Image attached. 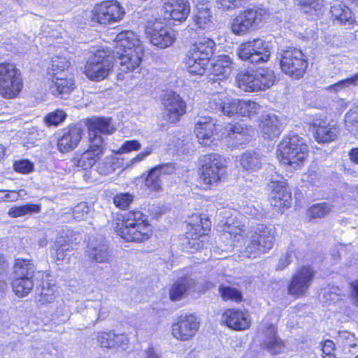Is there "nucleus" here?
I'll return each mask as SVG.
<instances>
[{"mask_svg":"<svg viewBox=\"0 0 358 358\" xmlns=\"http://www.w3.org/2000/svg\"><path fill=\"white\" fill-rule=\"evenodd\" d=\"M308 145L305 139L297 134L287 136L280 143L277 156L280 163L296 169L308 157Z\"/></svg>","mask_w":358,"mask_h":358,"instance_id":"1","label":"nucleus"},{"mask_svg":"<svg viewBox=\"0 0 358 358\" xmlns=\"http://www.w3.org/2000/svg\"><path fill=\"white\" fill-rule=\"evenodd\" d=\"M13 269V290L18 296H26L34 288L36 266L32 259L19 258L16 259Z\"/></svg>","mask_w":358,"mask_h":358,"instance_id":"2","label":"nucleus"},{"mask_svg":"<svg viewBox=\"0 0 358 358\" xmlns=\"http://www.w3.org/2000/svg\"><path fill=\"white\" fill-rule=\"evenodd\" d=\"M282 71L294 79L302 78L308 67L307 58L303 52L294 47H287L278 53Z\"/></svg>","mask_w":358,"mask_h":358,"instance_id":"3","label":"nucleus"},{"mask_svg":"<svg viewBox=\"0 0 358 358\" xmlns=\"http://www.w3.org/2000/svg\"><path fill=\"white\" fill-rule=\"evenodd\" d=\"M23 88L20 69L13 63H0V95L5 99L17 97Z\"/></svg>","mask_w":358,"mask_h":358,"instance_id":"4","label":"nucleus"},{"mask_svg":"<svg viewBox=\"0 0 358 358\" xmlns=\"http://www.w3.org/2000/svg\"><path fill=\"white\" fill-rule=\"evenodd\" d=\"M267 11L261 7L248 8L239 13L231 22V31L237 36H243L260 27L267 17Z\"/></svg>","mask_w":358,"mask_h":358,"instance_id":"5","label":"nucleus"},{"mask_svg":"<svg viewBox=\"0 0 358 358\" xmlns=\"http://www.w3.org/2000/svg\"><path fill=\"white\" fill-rule=\"evenodd\" d=\"M275 229L271 227L259 224L253 231L250 242L247 245L245 253L249 258H255L262 253L267 252L274 244Z\"/></svg>","mask_w":358,"mask_h":358,"instance_id":"6","label":"nucleus"},{"mask_svg":"<svg viewBox=\"0 0 358 358\" xmlns=\"http://www.w3.org/2000/svg\"><path fill=\"white\" fill-rule=\"evenodd\" d=\"M236 54L242 61L257 64L270 59L271 48L268 42L257 38L241 43Z\"/></svg>","mask_w":358,"mask_h":358,"instance_id":"7","label":"nucleus"},{"mask_svg":"<svg viewBox=\"0 0 358 358\" xmlns=\"http://www.w3.org/2000/svg\"><path fill=\"white\" fill-rule=\"evenodd\" d=\"M111 67L110 52L104 49L98 50L87 62L84 73L91 80L100 81L108 76Z\"/></svg>","mask_w":358,"mask_h":358,"instance_id":"8","label":"nucleus"},{"mask_svg":"<svg viewBox=\"0 0 358 358\" xmlns=\"http://www.w3.org/2000/svg\"><path fill=\"white\" fill-rule=\"evenodd\" d=\"M145 32L151 43L159 48L171 46L176 39L175 31L159 19L148 20Z\"/></svg>","mask_w":358,"mask_h":358,"instance_id":"9","label":"nucleus"},{"mask_svg":"<svg viewBox=\"0 0 358 358\" xmlns=\"http://www.w3.org/2000/svg\"><path fill=\"white\" fill-rule=\"evenodd\" d=\"M202 161L201 178L205 184H216L226 174L227 166L220 155L215 153L206 155Z\"/></svg>","mask_w":358,"mask_h":358,"instance_id":"10","label":"nucleus"},{"mask_svg":"<svg viewBox=\"0 0 358 358\" xmlns=\"http://www.w3.org/2000/svg\"><path fill=\"white\" fill-rule=\"evenodd\" d=\"M125 14L124 8L117 1H106L96 5L94 19L99 23L108 24L119 22Z\"/></svg>","mask_w":358,"mask_h":358,"instance_id":"11","label":"nucleus"},{"mask_svg":"<svg viewBox=\"0 0 358 358\" xmlns=\"http://www.w3.org/2000/svg\"><path fill=\"white\" fill-rule=\"evenodd\" d=\"M315 275V272L310 266H301L291 279L288 286L289 294L295 297L304 295L312 285Z\"/></svg>","mask_w":358,"mask_h":358,"instance_id":"12","label":"nucleus"},{"mask_svg":"<svg viewBox=\"0 0 358 358\" xmlns=\"http://www.w3.org/2000/svg\"><path fill=\"white\" fill-rule=\"evenodd\" d=\"M89 142L94 145H103V135L112 134L115 128L110 123V119L92 117L87 122Z\"/></svg>","mask_w":358,"mask_h":358,"instance_id":"13","label":"nucleus"},{"mask_svg":"<svg viewBox=\"0 0 358 358\" xmlns=\"http://www.w3.org/2000/svg\"><path fill=\"white\" fill-rule=\"evenodd\" d=\"M199 328V322L194 315H182L178 322L172 326V334L174 338L182 341L191 340Z\"/></svg>","mask_w":358,"mask_h":358,"instance_id":"14","label":"nucleus"},{"mask_svg":"<svg viewBox=\"0 0 358 358\" xmlns=\"http://www.w3.org/2000/svg\"><path fill=\"white\" fill-rule=\"evenodd\" d=\"M194 133L199 143L205 147L215 144L217 134L216 122L210 117H200L194 127Z\"/></svg>","mask_w":358,"mask_h":358,"instance_id":"15","label":"nucleus"},{"mask_svg":"<svg viewBox=\"0 0 358 358\" xmlns=\"http://www.w3.org/2000/svg\"><path fill=\"white\" fill-rule=\"evenodd\" d=\"M240 99L229 96L226 92L213 94L209 100L208 107L215 112H222L224 115L231 117L239 113Z\"/></svg>","mask_w":358,"mask_h":358,"instance_id":"16","label":"nucleus"},{"mask_svg":"<svg viewBox=\"0 0 358 358\" xmlns=\"http://www.w3.org/2000/svg\"><path fill=\"white\" fill-rule=\"evenodd\" d=\"M164 115L168 122L175 123L185 113L186 105L181 97L173 92H167L163 98Z\"/></svg>","mask_w":358,"mask_h":358,"instance_id":"17","label":"nucleus"},{"mask_svg":"<svg viewBox=\"0 0 358 358\" xmlns=\"http://www.w3.org/2000/svg\"><path fill=\"white\" fill-rule=\"evenodd\" d=\"M272 193L271 205L282 213L292 204V194L288 187L284 182H271Z\"/></svg>","mask_w":358,"mask_h":358,"instance_id":"18","label":"nucleus"},{"mask_svg":"<svg viewBox=\"0 0 358 358\" xmlns=\"http://www.w3.org/2000/svg\"><path fill=\"white\" fill-rule=\"evenodd\" d=\"M163 9L164 19L179 22L186 20L190 13V6L187 0H164Z\"/></svg>","mask_w":358,"mask_h":358,"instance_id":"19","label":"nucleus"},{"mask_svg":"<svg viewBox=\"0 0 358 358\" xmlns=\"http://www.w3.org/2000/svg\"><path fill=\"white\" fill-rule=\"evenodd\" d=\"M117 55L116 63L119 64L120 69L123 72L133 71L137 69L142 60L143 55V47H137L134 49H127L124 52H120Z\"/></svg>","mask_w":358,"mask_h":358,"instance_id":"20","label":"nucleus"},{"mask_svg":"<svg viewBox=\"0 0 358 358\" xmlns=\"http://www.w3.org/2000/svg\"><path fill=\"white\" fill-rule=\"evenodd\" d=\"M104 145H94L90 143L89 148L72 159L74 166L83 170L91 169L103 154Z\"/></svg>","mask_w":358,"mask_h":358,"instance_id":"21","label":"nucleus"},{"mask_svg":"<svg viewBox=\"0 0 358 358\" xmlns=\"http://www.w3.org/2000/svg\"><path fill=\"white\" fill-rule=\"evenodd\" d=\"M86 253L90 261L99 264L108 262L110 257L108 245L103 238L91 240Z\"/></svg>","mask_w":358,"mask_h":358,"instance_id":"22","label":"nucleus"},{"mask_svg":"<svg viewBox=\"0 0 358 358\" xmlns=\"http://www.w3.org/2000/svg\"><path fill=\"white\" fill-rule=\"evenodd\" d=\"M174 169L171 164H163L151 169L145 179V185L150 189L160 191L163 177L173 173Z\"/></svg>","mask_w":358,"mask_h":358,"instance_id":"23","label":"nucleus"},{"mask_svg":"<svg viewBox=\"0 0 358 358\" xmlns=\"http://www.w3.org/2000/svg\"><path fill=\"white\" fill-rule=\"evenodd\" d=\"M223 322L230 329L242 331L250 327L251 320L248 313L228 309L222 314Z\"/></svg>","mask_w":358,"mask_h":358,"instance_id":"24","label":"nucleus"},{"mask_svg":"<svg viewBox=\"0 0 358 358\" xmlns=\"http://www.w3.org/2000/svg\"><path fill=\"white\" fill-rule=\"evenodd\" d=\"M116 233L127 241L143 242L150 238L152 234L149 223L134 226L129 228L115 227Z\"/></svg>","mask_w":358,"mask_h":358,"instance_id":"25","label":"nucleus"},{"mask_svg":"<svg viewBox=\"0 0 358 358\" xmlns=\"http://www.w3.org/2000/svg\"><path fill=\"white\" fill-rule=\"evenodd\" d=\"M83 130L78 126H71L64 130L63 135L59 138L57 148L62 153L74 150L82 138Z\"/></svg>","mask_w":358,"mask_h":358,"instance_id":"26","label":"nucleus"},{"mask_svg":"<svg viewBox=\"0 0 358 358\" xmlns=\"http://www.w3.org/2000/svg\"><path fill=\"white\" fill-rule=\"evenodd\" d=\"M283 127L282 119L275 114L263 115L261 117L259 128L265 138H273L279 136Z\"/></svg>","mask_w":358,"mask_h":358,"instance_id":"27","label":"nucleus"},{"mask_svg":"<svg viewBox=\"0 0 358 358\" xmlns=\"http://www.w3.org/2000/svg\"><path fill=\"white\" fill-rule=\"evenodd\" d=\"M50 90L56 96L67 94L74 89V83L71 78L68 77L66 73L60 72L54 73L53 75L49 76Z\"/></svg>","mask_w":358,"mask_h":358,"instance_id":"28","label":"nucleus"},{"mask_svg":"<svg viewBox=\"0 0 358 358\" xmlns=\"http://www.w3.org/2000/svg\"><path fill=\"white\" fill-rule=\"evenodd\" d=\"M231 65L230 57L227 55H222L217 59H210L208 73L210 76H217V80H222L231 74Z\"/></svg>","mask_w":358,"mask_h":358,"instance_id":"29","label":"nucleus"},{"mask_svg":"<svg viewBox=\"0 0 358 358\" xmlns=\"http://www.w3.org/2000/svg\"><path fill=\"white\" fill-rule=\"evenodd\" d=\"M102 309L103 304L99 301L83 302L78 307V312L93 324L106 317L107 313L103 312Z\"/></svg>","mask_w":358,"mask_h":358,"instance_id":"30","label":"nucleus"},{"mask_svg":"<svg viewBox=\"0 0 358 358\" xmlns=\"http://www.w3.org/2000/svg\"><path fill=\"white\" fill-rule=\"evenodd\" d=\"M202 220L203 218H201L202 226L198 224L192 227L191 230L187 233V238L189 239L187 247L194 250L202 248L206 239V234H207L208 231V220H206L205 223H203Z\"/></svg>","mask_w":358,"mask_h":358,"instance_id":"31","label":"nucleus"},{"mask_svg":"<svg viewBox=\"0 0 358 358\" xmlns=\"http://www.w3.org/2000/svg\"><path fill=\"white\" fill-rule=\"evenodd\" d=\"M240 166L243 171L248 173H254L261 169L266 163L264 156L253 152H247L239 157Z\"/></svg>","mask_w":358,"mask_h":358,"instance_id":"32","label":"nucleus"},{"mask_svg":"<svg viewBox=\"0 0 358 358\" xmlns=\"http://www.w3.org/2000/svg\"><path fill=\"white\" fill-rule=\"evenodd\" d=\"M197 283L193 278L185 277L177 280L170 289L169 296L171 301L182 299L187 292L196 291Z\"/></svg>","mask_w":358,"mask_h":358,"instance_id":"33","label":"nucleus"},{"mask_svg":"<svg viewBox=\"0 0 358 358\" xmlns=\"http://www.w3.org/2000/svg\"><path fill=\"white\" fill-rule=\"evenodd\" d=\"M57 287L55 280L46 275L41 285V289L37 295L36 301L41 306H45L55 301Z\"/></svg>","mask_w":358,"mask_h":358,"instance_id":"34","label":"nucleus"},{"mask_svg":"<svg viewBox=\"0 0 358 358\" xmlns=\"http://www.w3.org/2000/svg\"><path fill=\"white\" fill-rule=\"evenodd\" d=\"M115 54L124 52L127 49L143 47L138 36L131 31H124L119 33L115 37Z\"/></svg>","mask_w":358,"mask_h":358,"instance_id":"35","label":"nucleus"},{"mask_svg":"<svg viewBox=\"0 0 358 358\" xmlns=\"http://www.w3.org/2000/svg\"><path fill=\"white\" fill-rule=\"evenodd\" d=\"M209 1L199 2L196 4V13L194 15V22L197 28L207 29L213 25V17L210 12Z\"/></svg>","mask_w":358,"mask_h":358,"instance_id":"36","label":"nucleus"},{"mask_svg":"<svg viewBox=\"0 0 358 358\" xmlns=\"http://www.w3.org/2000/svg\"><path fill=\"white\" fill-rule=\"evenodd\" d=\"M215 42L209 38H200L194 44L192 45L188 51V54L194 55V57H203L210 59V57L213 53Z\"/></svg>","mask_w":358,"mask_h":358,"instance_id":"37","label":"nucleus"},{"mask_svg":"<svg viewBox=\"0 0 358 358\" xmlns=\"http://www.w3.org/2000/svg\"><path fill=\"white\" fill-rule=\"evenodd\" d=\"M236 81L240 89L245 92H252L259 91L258 78L256 71H245L240 72L236 77Z\"/></svg>","mask_w":358,"mask_h":358,"instance_id":"38","label":"nucleus"},{"mask_svg":"<svg viewBox=\"0 0 358 358\" xmlns=\"http://www.w3.org/2000/svg\"><path fill=\"white\" fill-rule=\"evenodd\" d=\"M262 345L273 355L280 353L284 348V343L276 335V328L273 325H271L268 328L266 337Z\"/></svg>","mask_w":358,"mask_h":358,"instance_id":"39","label":"nucleus"},{"mask_svg":"<svg viewBox=\"0 0 358 358\" xmlns=\"http://www.w3.org/2000/svg\"><path fill=\"white\" fill-rule=\"evenodd\" d=\"M210 59L203 57H194V55L188 54L186 66L188 72L192 75H203L208 72Z\"/></svg>","mask_w":358,"mask_h":358,"instance_id":"40","label":"nucleus"},{"mask_svg":"<svg viewBox=\"0 0 358 358\" xmlns=\"http://www.w3.org/2000/svg\"><path fill=\"white\" fill-rule=\"evenodd\" d=\"M338 134L339 129L336 124H324L317 127L315 138L319 143H329L336 139Z\"/></svg>","mask_w":358,"mask_h":358,"instance_id":"41","label":"nucleus"},{"mask_svg":"<svg viewBox=\"0 0 358 358\" xmlns=\"http://www.w3.org/2000/svg\"><path fill=\"white\" fill-rule=\"evenodd\" d=\"M148 223L147 216L141 211H129L123 216V220L121 224H117L116 227L129 228L134 226L144 224Z\"/></svg>","mask_w":358,"mask_h":358,"instance_id":"42","label":"nucleus"},{"mask_svg":"<svg viewBox=\"0 0 358 358\" xmlns=\"http://www.w3.org/2000/svg\"><path fill=\"white\" fill-rule=\"evenodd\" d=\"M257 78L259 91L270 88L275 82L274 71L268 68H259L257 69Z\"/></svg>","mask_w":358,"mask_h":358,"instance_id":"43","label":"nucleus"},{"mask_svg":"<svg viewBox=\"0 0 358 358\" xmlns=\"http://www.w3.org/2000/svg\"><path fill=\"white\" fill-rule=\"evenodd\" d=\"M55 258L57 261L69 262L71 257L73 255V248L66 244V241L57 238L54 245Z\"/></svg>","mask_w":358,"mask_h":358,"instance_id":"44","label":"nucleus"},{"mask_svg":"<svg viewBox=\"0 0 358 358\" xmlns=\"http://www.w3.org/2000/svg\"><path fill=\"white\" fill-rule=\"evenodd\" d=\"M301 10L310 15L314 16L320 14L324 8L323 0H296Z\"/></svg>","mask_w":358,"mask_h":358,"instance_id":"45","label":"nucleus"},{"mask_svg":"<svg viewBox=\"0 0 358 358\" xmlns=\"http://www.w3.org/2000/svg\"><path fill=\"white\" fill-rule=\"evenodd\" d=\"M331 13L334 20L340 24L350 22L352 20V13L350 8L343 4L337 3L331 8Z\"/></svg>","mask_w":358,"mask_h":358,"instance_id":"46","label":"nucleus"},{"mask_svg":"<svg viewBox=\"0 0 358 358\" xmlns=\"http://www.w3.org/2000/svg\"><path fill=\"white\" fill-rule=\"evenodd\" d=\"M225 238L231 239V245L235 246L238 244L243 238V230L236 225L231 224L229 221L224 224L223 229Z\"/></svg>","mask_w":358,"mask_h":358,"instance_id":"47","label":"nucleus"},{"mask_svg":"<svg viewBox=\"0 0 358 358\" xmlns=\"http://www.w3.org/2000/svg\"><path fill=\"white\" fill-rule=\"evenodd\" d=\"M337 343L343 348L344 353L346 354L347 351H350V348H354L357 346V339L353 334L343 331L338 333Z\"/></svg>","mask_w":358,"mask_h":358,"instance_id":"48","label":"nucleus"},{"mask_svg":"<svg viewBox=\"0 0 358 358\" xmlns=\"http://www.w3.org/2000/svg\"><path fill=\"white\" fill-rule=\"evenodd\" d=\"M41 206L35 204H26L20 206H14L9 209L8 215L12 217H17L33 213H39Z\"/></svg>","mask_w":358,"mask_h":358,"instance_id":"49","label":"nucleus"},{"mask_svg":"<svg viewBox=\"0 0 358 358\" xmlns=\"http://www.w3.org/2000/svg\"><path fill=\"white\" fill-rule=\"evenodd\" d=\"M69 65L70 62L66 58L55 57L51 61V66L49 69L48 75L52 76L54 73L59 74L60 72H64L68 75Z\"/></svg>","mask_w":358,"mask_h":358,"instance_id":"50","label":"nucleus"},{"mask_svg":"<svg viewBox=\"0 0 358 358\" xmlns=\"http://www.w3.org/2000/svg\"><path fill=\"white\" fill-rule=\"evenodd\" d=\"M358 83V73L354 74L352 77L341 80L334 85H331L327 87L330 92H338L343 90L350 87L351 86H357Z\"/></svg>","mask_w":358,"mask_h":358,"instance_id":"51","label":"nucleus"},{"mask_svg":"<svg viewBox=\"0 0 358 358\" xmlns=\"http://www.w3.org/2000/svg\"><path fill=\"white\" fill-rule=\"evenodd\" d=\"M358 83V73L354 74L352 77L341 80L334 85H331L327 87L330 92H338L343 90L350 87L351 86H357Z\"/></svg>","mask_w":358,"mask_h":358,"instance_id":"52","label":"nucleus"},{"mask_svg":"<svg viewBox=\"0 0 358 358\" xmlns=\"http://www.w3.org/2000/svg\"><path fill=\"white\" fill-rule=\"evenodd\" d=\"M259 109L260 106L255 101L250 100H240L238 114L243 117H250L257 114Z\"/></svg>","mask_w":358,"mask_h":358,"instance_id":"53","label":"nucleus"},{"mask_svg":"<svg viewBox=\"0 0 358 358\" xmlns=\"http://www.w3.org/2000/svg\"><path fill=\"white\" fill-rule=\"evenodd\" d=\"M331 212L330 205L326 202L317 203L308 209V215L312 218H321L329 215Z\"/></svg>","mask_w":358,"mask_h":358,"instance_id":"54","label":"nucleus"},{"mask_svg":"<svg viewBox=\"0 0 358 358\" xmlns=\"http://www.w3.org/2000/svg\"><path fill=\"white\" fill-rule=\"evenodd\" d=\"M220 293L224 300H231L236 302L242 300L241 292L236 288L229 286H221L219 289Z\"/></svg>","mask_w":358,"mask_h":358,"instance_id":"55","label":"nucleus"},{"mask_svg":"<svg viewBox=\"0 0 358 358\" xmlns=\"http://www.w3.org/2000/svg\"><path fill=\"white\" fill-rule=\"evenodd\" d=\"M73 217L74 220L80 221L88 217L90 213V208L85 202H80L73 209Z\"/></svg>","mask_w":358,"mask_h":358,"instance_id":"56","label":"nucleus"},{"mask_svg":"<svg viewBox=\"0 0 358 358\" xmlns=\"http://www.w3.org/2000/svg\"><path fill=\"white\" fill-rule=\"evenodd\" d=\"M97 171L103 175H108L113 173L115 171L114 158L113 157H107L104 158L98 164Z\"/></svg>","mask_w":358,"mask_h":358,"instance_id":"57","label":"nucleus"},{"mask_svg":"<svg viewBox=\"0 0 358 358\" xmlns=\"http://www.w3.org/2000/svg\"><path fill=\"white\" fill-rule=\"evenodd\" d=\"M66 114L63 110H57L50 113L45 117V122L48 125L57 126L64 120Z\"/></svg>","mask_w":358,"mask_h":358,"instance_id":"58","label":"nucleus"},{"mask_svg":"<svg viewBox=\"0 0 358 358\" xmlns=\"http://www.w3.org/2000/svg\"><path fill=\"white\" fill-rule=\"evenodd\" d=\"M132 201L133 196L129 193L119 194L114 197L115 205L121 209L129 207Z\"/></svg>","mask_w":358,"mask_h":358,"instance_id":"59","label":"nucleus"},{"mask_svg":"<svg viewBox=\"0 0 358 358\" xmlns=\"http://www.w3.org/2000/svg\"><path fill=\"white\" fill-rule=\"evenodd\" d=\"M141 144L136 140L126 141L116 152L117 154L127 153L140 150Z\"/></svg>","mask_w":358,"mask_h":358,"instance_id":"60","label":"nucleus"},{"mask_svg":"<svg viewBox=\"0 0 358 358\" xmlns=\"http://www.w3.org/2000/svg\"><path fill=\"white\" fill-rule=\"evenodd\" d=\"M114 334L112 332L109 333H101L98 336V341L102 348H114L113 339Z\"/></svg>","mask_w":358,"mask_h":358,"instance_id":"61","label":"nucleus"},{"mask_svg":"<svg viewBox=\"0 0 358 358\" xmlns=\"http://www.w3.org/2000/svg\"><path fill=\"white\" fill-rule=\"evenodd\" d=\"M34 168V165L28 160H22L19 162H16L14 164V169L17 172L22 173H30Z\"/></svg>","mask_w":358,"mask_h":358,"instance_id":"62","label":"nucleus"},{"mask_svg":"<svg viewBox=\"0 0 358 358\" xmlns=\"http://www.w3.org/2000/svg\"><path fill=\"white\" fill-rule=\"evenodd\" d=\"M247 133L248 129L246 128H243L239 124H236L229 127L228 135L230 138L235 139L237 138L238 135L244 136L247 134Z\"/></svg>","mask_w":358,"mask_h":358,"instance_id":"63","label":"nucleus"},{"mask_svg":"<svg viewBox=\"0 0 358 358\" xmlns=\"http://www.w3.org/2000/svg\"><path fill=\"white\" fill-rule=\"evenodd\" d=\"M345 122L358 124V106L351 109L345 115Z\"/></svg>","mask_w":358,"mask_h":358,"instance_id":"64","label":"nucleus"}]
</instances>
